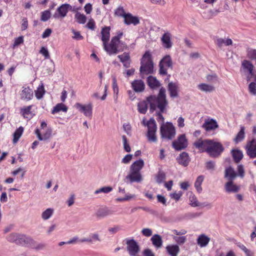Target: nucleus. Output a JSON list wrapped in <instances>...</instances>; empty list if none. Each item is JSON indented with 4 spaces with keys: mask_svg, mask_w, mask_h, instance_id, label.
Listing matches in <instances>:
<instances>
[{
    "mask_svg": "<svg viewBox=\"0 0 256 256\" xmlns=\"http://www.w3.org/2000/svg\"><path fill=\"white\" fill-rule=\"evenodd\" d=\"M110 27L105 26L101 30L102 41V42L103 47L106 46L108 44L110 38Z\"/></svg>",
    "mask_w": 256,
    "mask_h": 256,
    "instance_id": "20",
    "label": "nucleus"
},
{
    "mask_svg": "<svg viewBox=\"0 0 256 256\" xmlns=\"http://www.w3.org/2000/svg\"><path fill=\"white\" fill-rule=\"evenodd\" d=\"M183 193L181 191H179L178 192H174L170 194V196L172 198L174 199L176 201L180 200V197L182 196Z\"/></svg>",
    "mask_w": 256,
    "mask_h": 256,
    "instance_id": "54",
    "label": "nucleus"
},
{
    "mask_svg": "<svg viewBox=\"0 0 256 256\" xmlns=\"http://www.w3.org/2000/svg\"><path fill=\"white\" fill-rule=\"evenodd\" d=\"M127 244L126 249L130 256H136L140 252V246L136 241L134 239H126Z\"/></svg>",
    "mask_w": 256,
    "mask_h": 256,
    "instance_id": "12",
    "label": "nucleus"
},
{
    "mask_svg": "<svg viewBox=\"0 0 256 256\" xmlns=\"http://www.w3.org/2000/svg\"><path fill=\"white\" fill-rule=\"evenodd\" d=\"M246 154L250 158H256V138L248 140L244 146Z\"/></svg>",
    "mask_w": 256,
    "mask_h": 256,
    "instance_id": "9",
    "label": "nucleus"
},
{
    "mask_svg": "<svg viewBox=\"0 0 256 256\" xmlns=\"http://www.w3.org/2000/svg\"><path fill=\"white\" fill-rule=\"evenodd\" d=\"M112 190V188L110 186H105L101 188L98 190H96L94 192V194H98L100 192H104L105 194L108 193Z\"/></svg>",
    "mask_w": 256,
    "mask_h": 256,
    "instance_id": "48",
    "label": "nucleus"
},
{
    "mask_svg": "<svg viewBox=\"0 0 256 256\" xmlns=\"http://www.w3.org/2000/svg\"><path fill=\"white\" fill-rule=\"evenodd\" d=\"M210 141V139L200 138L194 142L193 145L200 152H206Z\"/></svg>",
    "mask_w": 256,
    "mask_h": 256,
    "instance_id": "14",
    "label": "nucleus"
},
{
    "mask_svg": "<svg viewBox=\"0 0 256 256\" xmlns=\"http://www.w3.org/2000/svg\"><path fill=\"white\" fill-rule=\"evenodd\" d=\"M71 8L72 6L70 4H62L57 8L56 12L53 14V17L56 19L63 18L66 16L68 10Z\"/></svg>",
    "mask_w": 256,
    "mask_h": 256,
    "instance_id": "10",
    "label": "nucleus"
},
{
    "mask_svg": "<svg viewBox=\"0 0 256 256\" xmlns=\"http://www.w3.org/2000/svg\"><path fill=\"white\" fill-rule=\"evenodd\" d=\"M6 239L10 242L24 246L30 247L33 242V239L30 236L19 233H12L7 236Z\"/></svg>",
    "mask_w": 256,
    "mask_h": 256,
    "instance_id": "3",
    "label": "nucleus"
},
{
    "mask_svg": "<svg viewBox=\"0 0 256 256\" xmlns=\"http://www.w3.org/2000/svg\"><path fill=\"white\" fill-rule=\"evenodd\" d=\"M124 22L127 25L133 24L136 25L140 23V20L137 16H133L131 14L128 13L124 16Z\"/></svg>",
    "mask_w": 256,
    "mask_h": 256,
    "instance_id": "25",
    "label": "nucleus"
},
{
    "mask_svg": "<svg viewBox=\"0 0 256 256\" xmlns=\"http://www.w3.org/2000/svg\"><path fill=\"white\" fill-rule=\"evenodd\" d=\"M86 26L90 30H94L96 28V22L94 20L91 18L87 23Z\"/></svg>",
    "mask_w": 256,
    "mask_h": 256,
    "instance_id": "58",
    "label": "nucleus"
},
{
    "mask_svg": "<svg viewBox=\"0 0 256 256\" xmlns=\"http://www.w3.org/2000/svg\"><path fill=\"white\" fill-rule=\"evenodd\" d=\"M28 27V21L26 18H23L22 23V30H24Z\"/></svg>",
    "mask_w": 256,
    "mask_h": 256,
    "instance_id": "63",
    "label": "nucleus"
},
{
    "mask_svg": "<svg viewBox=\"0 0 256 256\" xmlns=\"http://www.w3.org/2000/svg\"><path fill=\"white\" fill-rule=\"evenodd\" d=\"M123 144H124V150L126 152H130L131 150V148L128 142L127 138L126 136H122Z\"/></svg>",
    "mask_w": 256,
    "mask_h": 256,
    "instance_id": "52",
    "label": "nucleus"
},
{
    "mask_svg": "<svg viewBox=\"0 0 256 256\" xmlns=\"http://www.w3.org/2000/svg\"><path fill=\"white\" fill-rule=\"evenodd\" d=\"M231 154L234 160L236 163H238L242 160L244 156L242 152L239 149L232 150Z\"/></svg>",
    "mask_w": 256,
    "mask_h": 256,
    "instance_id": "29",
    "label": "nucleus"
},
{
    "mask_svg": "<svg viewBox=\"0 0 256 256\" xmlns=\"http://www.w3.org/2000/svg\"><path fill=\"white\" fill-rule=\"evenodd\" d=\"M123 35L122 32H118L116 36L112 37L110 42L104 46V49L109 55L117 54L127 48L126 43L120 40Z\"/></svg>",
    "mask_w": 256,
    "mask_h": 256,
    "instance_id": "2",
    "label": "nucleus"
},
{
    "mask_svg": "<svg viewBox=\"0 0 256 256\" xmlns=\"http://www.w3.org/2000/svg\"><path fill=\"white\" fill-rule=\"evenodd\" d=\"M144 166L143 160L140 159L134 162L130 166V170L138 172H140V170Z\"/></svg>",
    "mask_w": 256,
    "mask_h": 256,
    "instance_id": "30",
    "label": "nucleus"
},
{
    "mask_svg": "<svg viewBox=\"0 0 256 256\" xmlns=\"http://www.w3.org/2000/svg\"><path fill=\"white\" fill-rule=\"evenodd\" d=\"M20 96L21 100L29 101L33 98V92L29 86H23L20 93Z\"/></svg>",
    "mask_w": 256,
    "mask_h": 256,
    "instance_id": "18",
    "label": "nucleus"
},
{
    "mask_svg": "<svg viewBox=\"0 0 256 256\" xmlns=\"http://www.w3.org/2000/svg\"><path fill=\"white\" fill-rule=\"evenodd\" d=\"M224 150L223 145L214 140H210L206 153L213 158L219 157Z\"/></svg>",
    "mask_w": 256,
    "mask_h": 256,
    "instance_id": "5",
    "label": "nucleus"
},
{
    "mask_svg": "<svg viewBox=\"0 0 256 256\" xmlns=\"http://www.w3.org/2000/svg\"><path fill=\"white\" fill-rule=\"evenodd\" d=\"M30 247L36 250H43L46 247V244L42 243L37 244L36 242L33 240V242L32 244H30Z\"/></svg>",
    "mask_w": 256,
    "mask_h": 256,
    "instance_id": "46",
    "label": "nucleus"
},
{
    "mask_svg": "<svg viewBox=\"0 0 256 256\" xmlns=\"http://www.w3.org/2000/svg\"><path fill=\"white\" fill-rule=\"evenodd\" d=\"M190 204L194 207L200 206V202H198L196 196L192 194L190 196L189 198Z\"/></svg>",
    "mask_w": 256,
    "mask_h": 256,
    "instance_id": "44",
    "label": "nucleus"
},
{
    "mask_svg": "<svg viewBox=\"0 0 256 256\" xmlns=\"http://www.w3.org/2000/svg\"><path fill=\"white\" fill-rule=\"evenodd\" d=\"M144 256H154V252L149 248L145 249L143 252Z\"/></svg>",
    "mask_w": 256,
    "mask_h": 256,
    "instance_id": "64",
    "label": "nucleus"
},
{
    "mask_svg": "<svg viewBox=\"0 0 256 256\" xmlns=\"http://www.w3.org/2000/svg\"><path fill=\"white\" fill-rule=\"evenodd\" d=\"M45 94L44 86L42 84L40 85L35 91V95L36 98L40 100L41 99Z\"/></svg>",
    "mask_w": 256,
    "mask_h": 256,
    "instance_id": "41",
    "label": "nucleus"
},
{
    "mask_svg": "<svg viewBox=\"0 0 256 256\" xmlns=\"http://www.w3.org/2000/svg\"><path fill=\"white\" fill-rule=\"evenodd\" d=\"M141 232L143 236L146 237H149L152 234V230L149 228H144L142 230Z\"/></svg>",
    "mask_w": 256,
    "mask_h": 256,
    "instance_id": "56",
    "label": "nucleus"
},
{
    "mask_svg": "<svg viewBox=\"0 0 256 256\" xmlns=\"http://www.w3.org/2000/svg\"><path fill=\"white\" fill-rule=\"evenodd\" d=\"M247 56L251 60H254L256 64V50L250 49L247 52Z\"/></svg>",
    "mask_w": 256,
    "mask_h": 256,
    "instance_id": "49",
    "label": "nucleus"
},
{
    "mask_svg": "<svg viewBox=\"0 0 256 256\" xmlns=\"http://www.w3.org/2000/svg\"><path fill=\"white\" fill-rule=\"evenodd\" d=\"M53 212L54 210L52 208H47L42 213V217L44 220H46L52 216Z\"/></svg>",
    "mask_w": 256,
    "mask_h": 256,
    "instance_id": "45",
    "label": "nucleus"
},
{
    "mask_svg": "<svg viewBox=\"0 0 256 256\" xmlns=\"http://www.w3.org/2000/svg\"><path fill=\"white\" fill-rule=\"evenodd\" d=\"M236 176V174L232 168L229 167L226 169L224 176L228 178L229 181L234 180Z\"/></svg>",
    "mask_w": 256,
    "mask_h": 256,
    "instance_id": "35",
    "label": "nucleus"
},
{
    "mask_svg": "<svg viewBox=\"0 0 256 256\" xmlns=\"http://www.w3.org/2000/svg\"><path fill=\"white\" fill-rule=\"evenodd\" d=\"M176 160L179 164L184 166H186L189 164L190 158L188 154L184 152L180 154Z\"/></svg>",
    "mask_w": 256,
    "mask_h": 256,
    "instance_id": "24",
    "label": "nucleus"
},
{
    "mask_svg": "<svg viewBox=\"0 0 256 256\" xmlns=\"http://www.w3.org/2000/svg\"><path fill=\"white\" fill-rule=\"evenodd\" d=\"M160 134L162 138L172 140L176 134V130L172 123H166L160 127Z\"/></svg>",
    "mask_w": 256,
    "mask_h": 256,
    "instance_id": "6",
    "label": "nucleus"
},
{
    "mask_svg": "<svg viewBox=\"0 0 256 256\" xmlns=\"http://www.w3.org/2000/svg\"><path fill=\"white\" fill-rule=\"evenodd\" d=\"M172 147L176 150H181L188 146V140L184 134L178 136L172 143Z\"/></svg>",
    "mask_w": 256,
    "mask_h": 256,
    "instance_id": "11",
    "label": "nucleus"
},
{
    "mask_svg": "<svg viewBox=\"0 0 256 256\" xmlns=\"http://www.w3.org/2000/svg\"><path fill=\"white\" fill-rule=\"evenodd\" d=\"M132 87L136 92H142L145 88V84L142 80H136L132 82Z\"/></svg>",
    "mask_w": 256,
    "mask_h": 256,
    "instance_id": "23",
    "label": "nucleus"
},
{
    "mask_svg": "<svg viewBox=\"0 0 256 256\" xmlns=\"http://www.w3.org/2000/svg\"><path fill=\"white\" fill-rule=\"evenodd\" d=\"M140 72L141 75H148L153 72L154 64L150 52L146 51L143 55L140 62Z\"/></svg>",
    "mask_w": 256,
    "mask_h": 256,
    "instance_id": "4",
    "label": "nucleus"
},
{
    "mask_svg": "<svg viewBox=\"0 0 256 256\" xmlns=\"http://www.w3.org/2000/svg\"><path fill=\"white\" fill-rule=\"evenodd\" d=\"M72 32L74 34V36H72L73 38L76 40H82L84 39L83 36L80 34V32H76L74 30H72Z\"/></svg>",
    "mask_w": 256,
    "mask_h": 256,
    "instance_id": "60",
    "label": "nucleus"
},
{
    "mask_svg": "<svg viewBox=\"0 0 256 256\" xmlns=\"http://www.w3.org/2000/svg\"><path fill=\"white\" fill-rule=\"evenodd\" d=\"M202 127L204 128L206 132H208L218 128V125L216 120L211 118L206 120Z\"/></svg>",
    "mask_w": 256,
    "mask_h": 256,
    "instance_id": "19",
    "label": "nucleus"
},
{
    "mask_svg": "<svg viewBox=\"0 0 256 256\" xmlns=\"http://www.w3.org/2000/svg\"><path fill=\"white\" fill-rule=\"evenodd\" d=\"M112 87L114 94V98L116 100L118 98V87L117 84L116 79L115 77L112 78Z\"/></svg>",
    "mask_w": 256,
    "mask_h": 256,
    "instance_id": "43",
    "label": "nucleus"
},
{
    "mask_svg": "<svg viewBox=\"0 0 256 256\" xmlns=\"http://www.w3.org/2000/svg\"><path fill=\"white\" fill-rule=\"evenodd\" d=\"M204 176H200L197 178L196 180L194 182V187L196 188V190L198 193L201 192L202 191V188L201 186V185L204 181Z\"/></svg>",
    "mask_w": 256,
    "mask_h": 256,
    "instance_id": "40",
    "label": "nucleus"
},
{
    "mask_svg": "<svg viewBox=\"0 0 256 256\" xmlns=\"http://www.w3.org/2000/svg\"><path fill=\"white\" fill-rule=\"evenodd\" d=\"M147 82L148 86L153 89L159 87L160 85L157 79L151 76L148 78Z\"/></svg>",
    "mask_w": 256,
    "mask_h": 256,
    "instance_id": "33",
    "label": "nucleus"
},
{
    "mask_svg": "<svg viewBox=\"0 0 256 256\" xmlns=\"http://www.w3.org/2000/svg\"><path fill=\"white\" fill-rule=\"evenodd\" d=\"M150 240L153 246L156 248H160L162 246V240L161 236L158 234H154L152 236Z\"/></svg>",
    "mask_w": 256,
    "mask_h": 256,
    "instance_id": "28",
    "label": "nucleus"
},
{
    "mask_svg": "<svg viewBox=\"0 0 256 256\" xmlns=\"http://www.w3.org/2000/svg\"><path fill=\"white\" fill-rule=\"evenodd\" d=\"M248 90L251 94L253 95L256 94V84L254 82H252L250 84Z\"/></svg>",
    "mask_w": 256,
    "mask_h": 256,
    "instance_id": "55",
    "label": "nucleus"
},
{
    "mask_svg": "<svg viewBox=\"0 0 256 256\" xmlns=\"http://www.w3.org/2000/svg\"><path fill=\"white\" fill-rule=\"evenodd\" d=\"M245 128L244 126H240V129L239 132L236 134V138H234L235 143L238 144L242 142L245 138Z\"/></svg>",
    "mask_w": 256,
    "mask_h": 256,
    "instance_id": "34",
    "label": "nucleus"
},
{
    "mask_svg": "<svg viewBox=\"0 0 256 256\" xmlns=\"http://www.w3.org/2000/svg\"><path fill=\"white\" fill-rule=\"evenodd\" d=\"M242 66L244 67V68L246 69L248 72L249 74H252L254 72V66L252 63L251 62L247 60H244L242 62Z\"/></svg>",
    "mask_w": 256,
    "mask_h": 256,
    "instance_id": "39",
    "label": "nucleus"
},
{
    "mask_svg": "<svg viewBox=\"0 0 256 256\" xmlns=\"http://www.w3.org/2000/svg\"><path fill=\"white\" fill-rule=\"evenodd\" d=\"M75 18L77 22L79 24H84L86 22V18L84 14L77 13L75 15Z\"/></svg>",
    "mask_w": 256,
    "mask_h": 256,
    "instance_id": "47",
    "label": "nucleus"
},
{
    "mask_svg": "<svg viewBox=\"0 0 256 256\" xmlns=\"http://www.w3.org/2000/svg\"><path fill=\"white\" fill-rule=\"evenodd\" d=\"M225 188L228 192H236L240 190V186L234 184L232 180H230L226 184Z\"/></svg>",
    "mask_w": 256,
    "mask_h": 256,
    "instance_id": "31",
    "label": "nucleus"
},
{
    "mask_svg": "<svg viewBox=\"0 0 256 256\" xmlns=\"http://www.w3.org/2000/svg\"><path fill=\"white\" fill-rule=\"evenodd\" d=\"M166 178V174L164 172L159 171L156 176V181L158 183H162Z\"/></svg>",
    "mask_w": 256,
    "mask_h": 256,
    "instance_id": "50",
    "label": "nucleus"
},
{
    "mask_svg": "<svg viewBox=\"0 0 256 256\" xmlns=\"http://www.w3.org/2000/svg\"><path fill=\"white\" fill-rule=\"evenodd\" d=\"M159 73L161 75L166 76L168 74V70L172 68V61L170 55H166L160 62Z\"/></svg>",
    "mask_w": 256,
    "mask_h": 256,
    "instance_id": "7",
    "label": "nucleus"
},
{
    "mask_svg": "<svg viewBox=\"0 0 256 256\" xmlns=\"http://www.w3.org/2000/svg\"><path fill=\"white\" fill-rule=\"evenodd\" d=\"M168 89L171 98H174L178 96V86L176 84L172 82H169Z\"/></svg>",
    "mask_w": 256,
    "mask_h": 256,
    "instance_id": "26",
    "label": "nucleus"
},
{
    "mask_svg": "<svg viewBox=\"0 0 256 256\" xmlns=\"http://www.w3.org/2000/svg\"><path fill=\"white\" fill-rule=\"evenodd\" d=\"M68 108L64 104L62 103H59L56 104V106L54 107L52 111V114H54L60 111L66 112Z\"/></svg>",
    "mask_w": 256,
    "mask_h": 256,
    "instance_id": "37",
    "label": "nucleus"
},
{
    "mask_svg": "<svg viewBox=\"0 0 256 256\" xmlns=\"http://www.w3.org/2000/svg\"><path fill=\"white\" fill-rule=\"evenodd\" d=\"M50 17V12L48 10H44L42 12L40 20L42 21L46 22Z\"/></svg>",
    "mask_w": 256,
    "mask_h": 256,
    "instance_id": "51",
    "label": "nucleus"
},
{
    "mask_svg": "<svg viewBox=\"0 0 256 256\" xmlns=\"http://www.w3.org/2000/svg\"><path fill=\"white\" fill-rule=\"evenodd\" d=\"M132 158V154H126L124 156V157L122 159V162L124 164H128L130 163Z\"/></svg>",
    "mask_w": 256,
    "mask_h": 256,
    "instance_id": "59",
    "label": "nucleus"
},
{
    "mask_svg": "<svg viewBox=\"0 0 256 256\" xmlns=\"http://www.w3.org/2000/svg\"><path fill=\"white\" fill-rule=\"evenodd\" d=\"M210 238L205 234H202L199 236L197 239V244L200 247L206 246L209 242Z\"/></svg>",
    "mask_w": 256,
    "mask_h": 256,
    "instance_id": "32",
    "label": "nucleus"
},
{
    "mask_svg": "<svg viewBox=\"0 0 256 256\" xmlns=\"http://www.w3.org/2000/svg\"><path fill=\"white\" fill-rule=\"evenodd\" d=\"M118 58L120 59V62L122 64L124 68H128L130 67L131 60L128 52H124L122 54L118 55Z\"/></svg>",
    "mask_w": 256,
    "mask_h": 256,
    "instance_id": "21",
    "label": "nucleus"
},
{
    "mask_svg": "<svg viewBox=\"0 0 256 256\" xmlns=\"http://www.w3.org/2000/svg\"><path fill=\"white\" fill-rule=\"evenodd\" d=\"M40 53L43 55L46 58H49L50 56L48 49L45 47H42Z\"/></svg>",
    "mask_w": 256,
    "mask_h": 256,
    "instance_id": "57",
    "label": "nucleus"
},
{
    "mask_svg": "<svg viewBox=\"0 0 256 256\" xmlns=\"http://www.w3.org/2000/svg\"><path fill=\"white\" fill-rule=\"evenodd\" d=\"M198 88L202 91L210 92L214 90V88L206 84L202 83L198 85Z\"/></svg>",
    "mask_w": 256,
    "mask_h": 256,
    "instance_id": "42",
    "label": "nucleus"
},
{
    "mask_svg": "<svg viewBox=\"0 0 256 256\" xmlns=\"http://www.w3.org/2000/svg\"><path fill=\"white\" fill-rule=\"evenodd\" d=\"M126 179L128 180L130 182H140L142 180V178L140 172L130 170L129 174L126 176Z\"/></svg>",
    "mask_w": 256,
    "mask_h": 256,
    "instance_id": "22",
    "label": "nucleus"
},
{
    "mask_svg": "<svg viewBox=\"0 0 256 256\" xmlns=\"http://www.w3.org/2000/svg\"><path fill=\"white\" fill-rule=\"evenodd\" d=\"M52 132V130L51 128H48L42 134L39 128H36L34 131V134L39 140L46 141L51 138Z\"/></svg>",
    "mask_w": 256,
    "mask_h": 256,
    "instance_id": "15",
    "label": "nucleus"
},
{
    "mask_svg": "<svg viewBox=\"0 0 256 256\" xmlns=\"http://www.w3.org/2000/svg\"><path fill=\"white\" fill-rule=\"evenodd\" d=\"M150 104V111L153 112L156 108L161 112H164L168 102L166 99V90L162 87L158 96H150L146 100L140 102L138 104V110L139 112L145 114L148 110V105Z\"/></svg>",
    "mask_w": 256,
    "mask_h": 256,
    "instance_id": "1",
    "label": "nucleus"
},
{
    "mask_svg": "<svg viewBox=\"0 0 256 256\" xmlns=\"http://www.w3.org/2000/svg\"><path fill=\"white\" fill-rule=\"evenodd\" d=\"M112 212L108 208H100L96 212V216L99 218H104L112 214Z\"/></svg>",
    "mask_w": 256,
    "mask_h": 256,
    "instance_id": "36",
    "label": "nucleus"
},
{
    "mask_svg": "<svg viewBox=\"0 0 256 256\" xmlns=\"http://www.w3.org/2000/svg\"><path fill=\"white\" fill-rule=\"evenodd\" d=\"M146 126L148 128L147 137L148 141L156 142V132L157 130L156 124L153 118H150L146 122Z\"/></svg>",
    "mask_w": 256,
    "mask_h": 256,
    "instance_id": "8",
    "label": "nucleus"
},
{
    "mask_svg": "<svg viewBox=\"0 0 256 256\" xmlns=\"http://www.w3.org/2000/svg\"><path fill=\"white\" fill-rule=\"evenodd\" d=\"M75 107L80 112L83 113L86 116L90 118H92V104L91 103L84 105L78 102L75 104Z\"/></svg>",
    "mask_w": 256,
    "mask_h": 256,
    "instance_id": "13",
    "label": "nucleus"
},
{
    "mask_svg": "<svg viewBox=\"0 0 256 256\" xmlns=\"http://www.w3.org/2000/svg\"><path fill=\"white\" fill-rule=\"evenodd\" d=\"M24 128L22 126H20L14 132L13 134V142L14 144H16L18 142L24 132Z\"/></svg>",
    "mask_w": 256,
    "mask_h": 256,
    "instance_id": "38",
    "label": "nucleus"
},
{
    "mask_svg": "<svg viewBox=\"0 0 256 256\" xmlns=\"http://www.w3.org/2000/svg\"><path fill=\"white\" fill-rule=\"evenodd\" d=\"M115 15L119 16L124 18V16L126 14L125 13L124 10L122 7L120 6L118 8L114 11Z\"/></svg>",
    "mask_w": 256,
    "mask_h": 256,
    "instance_id": "53",
    "label": "nucleus"
},
{
    "mask_svg": "<svg viewBox=\"0 0 256 256\" xmlns=\"http://www.w3.org/2000/svg\"><path fill=\"white\" fill-rule=\"evenodd\" d=\"M160 40L164 48L169 49L172 47V34L170 32H164L161 37Z\"/></svg>",
    "mask_w": 256,
    "mask_h": 256,
    "instance_id": "16",
    "label": "nucleus"
},
{
    "mask_svg": "<svg viewBox=\"0 0 256 256\" xmlns=\"http://www.w3.org/2000/svg\"><path fill=\"white\" fill-rule=\"evenodd\" d=\"M24 42V37L22 36L16 38L14 43V46L15 47Z\"/></svg>",
    "mask_w": 256,
    "mask_h": 256,
    "instance_id": "61",
    "label": "nucleus"
},
{
    "mask_svg": "<svg viewBox=\"0 0 256 256\" xmlns=\"http://www.w3.org/2000/svg\"><path fill=\"white\" fill-rule=\"evenodd\" d=\"M238 175L241 177L243 178L244 175V166L242 164H240L238 166Z\"/></svg>",
    "mask_w": 256,
    "mask_h": 256,
    "instance_id": "62",
    "label": "nucleus"
},
{
    "mask_svg": "<svg viewBox=\"0 0 256 256\" xmlns=\"http://www.w3.org/2000/svg\"><path fill=\"white\" fill-rule=\"evenodd\" d=\"M32 105L25 106L20 109V114L24 118L30 120L35 115L32 110Z\"/></svg>",
    "mask_w": 256,
    "mask_h": 256,
    "instance_id": "17",
    "label": "nucleus"
},
{
    "mask_svg": "<svg viewBox=\"0 0 256 256\" xmlns=\"http://www.w3.org/2000/svg\"><path fill=\"white\" fill-rule=\"evenodd\" d=\"M166 251L170 256H178L180 249L176 244L168 245L166 246Z\"/></svg>",
    "mask_w": 256,
    "mask_h": 256,
    "instance_id": "27",
    "label": "nucleus"
}]
</instances>
